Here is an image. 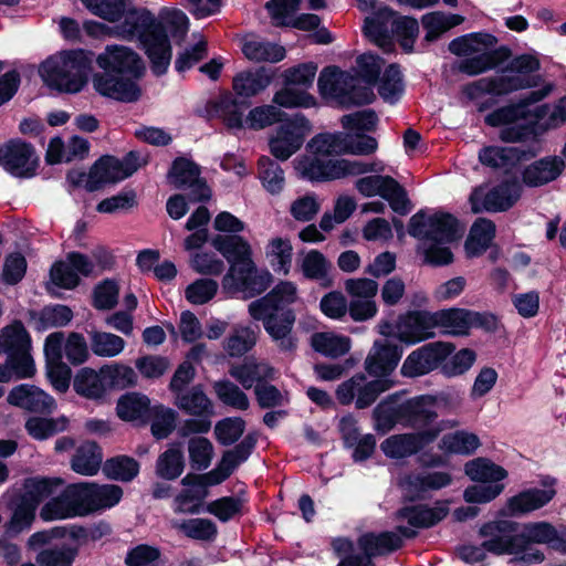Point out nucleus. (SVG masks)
I'll list each match as a JSON object with an SVG mask.
<instances>
[{
	"instance_id": "nucleus-1",
	"label": "nucleus",
	"mask_w": 566,
	"mask_h": 566,
	"mask_svg": "<svg viewBox=\"0 0 566 566\" xmlns=\"http://www.w3.org/2000/svg\"><path fill=\"white\" fill-rule=\"evenodd\" d=\"M307 147L311 155L298 158L295 168L302 177L310 180H333L382 170L377 163L329 158L344 154L366 156L375 153L378 144L370 136L322 134L314 137Z\"/></svg>"
},
{
	"instance_id": "nucleus-55",
	"label": "nucleus",
	"mask_w": 566,
	"mask_h": 566,
	"mask_svg": "<svg viewBox=\"0 0 566 566\" xmlns=\"http://www.w3.org/2000/svg\"><path fill=\"white\" fill-rule=\"evenodd\" d=\"M92 352L103 358H113L118 356L125 349L126 342L120 336L94 331L90 334Z\"/></svg>"
},
{
	"instance_id": "nucleus-29",
	"label": "nucleus",
	"mask_w": 566,
	"mask_h": 566,
	"mask_svg": "<svg viewBox=\"0 0 566 566\" xmlns=\"http://www.w3.org/2000/svg\"><path fill=\"white\" fill-rule=\"evenodd\" d=\"M394 19L395 13L387 8H381L374 15L365 19V35L386 52L392 49L389 29L391 30Z\"/></svg>"
},
{
	"instance_id": "nucleus-45",
	"label": "nucleus",
	"mask_w": 566,
	"mask_h": 566,
	"mask_svg": "<svg viewBox=\"0 0 566 566\" xmlns=\"http://www.w3.org/2000/svg\"><path fill=\"white\" fill-rule=\"evenodd\" d=\"M464 18L459 14L434 11L424 14L421 23L426 30L424 41L430 43L439 39L444 32L461 24Z\"/></svg>"
},
{
	"instance_id": "nucleus-13",
	"label": "nucleus",
	"mask_w": 566,
	"mask_h": 566,
	"mask_svg": "<svg viewBox=\"0 0 566 566\" xmlns=\"http://www.w3.org/2000/svg\"><path fill=\"white\" fill-rule=\"evenodd\" d=\"M344 290L349 297V315L354 322H365L378 312L376 295L379 291L377 281L369 277H350L345 280Z\"/></svg>"
},
{
	"instance_id": "nucleus-40",
	"label": "nucleus",
	"mask_w": 566,
	"mask_h": 566,
	"mask_svg": "<svg viewBox=\"0 0 566 566\" xmlns=\"http://www.w3.org/2000/svg\"><path fill=\"white\" fill-rule=\"evenodd\" d=\"M244 108V104L238 101L231 93L221 95L213 103L217 116L230 129H241L245 126Z\"/></svg>"
},
{
	"instance_id": "nucleus-17",
	"label": "nucleus",
	"mask_w": 566,
	"mask_h": 566,
	"mask_svg": "<svg viewBox=\"0 0 566 566\" xmlns=\"http://www.w3.org/2000/svg\"><path fill=\"white\" fill-rule=\"evenodd\" d=\"M96 62L105 71H112L126 78H139L145 72V65L139 55L127 46L108 45Z\"/></svg>"
},
{
	"instance_id": "nucleus-28",
	"label": "nucleus",
	"mask_w": 566,
	"mask_h": 566,
	"mask_svg": "<svg viewBox=\"0 0 566 566\" xmlns=\"http://www.w3.org/2000/svg\"><path fill=\"white\" fill-rule=\"evenodd\" d=\"M181 483L185 490L177 496L176 502L179 511L189 513L196 512L199 503L207 496V486L217 484L208 479V473L202 475L188 474Z\"/></svg>"
},
{
	"instance_id": "nucleus-21",
	"label": "nucleus",
	"mask_w": 566,
	"mask_h": 566,
	"mask_svg": "<svg viewBox=\"0 0 566 566\" xmlns=\"http://www.w3.org/2000/svg\"><path fill=\"white\" fill-rule=\"evenodd\" d=\"M416 532L408 527H398L397 532L365 533L357 539L359 549L371 559V557L389 554L402 545V536L411 538Z\"/></svg>"
},
{
	"instance_id": "nucleus-19",
	"label": "nucleus",
	"mask_w": 566,
	"mask_h": 566,
	"mask_svg": "<svg viewBox=\"0 0 566 566\" xmlns=\"http://www.w3.org/2000/svg\"><path fill=\"white\" fill-rule=\"evenodd\" d=\"M434 312L412 311L401 315L396 323L395 336L407 344L434 337Z\"/></svg>"
},
{
	"instance_id": "nucleus-33",
	"label": "nucleus",
	"mask_w": 566,
	"mask_h": 566,
	"mask_svg": "<svg viewBox=\"0 0 566 566\" xmlns=\"http://www.w3.org/2000/svg\"><path fill=\"white\" fill-rule=\"evenodd\" d=\"M242 52L252 62L276 63L284 59L285 49L256 36H247L243 41Z\"/></svg>"
},
{
	"instance_id": "nucleus-48",
	"label": "nucleus",
	"mask_w": 566,
	"mask_h": 566,
	"mask_svg": "<svg viewBox=\"0 0 566 566\" xmlns=\"http://www.w3.org/2000/svg\"><path fill=\"white\" fill-rule=\"evenodd\" d=\"M258 333L249 326H235L223 340V350L230 357H241L250 352L256 344Z\"/></svg>"
},
{
	"instance_id": "nucleus-16",
	"label": "nucleus",
	"mask_w": 566,
	"mask_h": 566,
	"mask_svg": "<svg viewBox=\"0 0 566 566\" xmlns=\"http://www.w3.org/2000/svg\"><path fill=\"white\" fill-rule=\"evenodd\" d=\"M521 187L516 182H503L489 191L480 187L472 191L469 201L473 213L483 210L497 212L510 209L520 198Z\"/></svg>"
},
{
	"instance_id": "nucleus-4",
	"label": "nucleus",
	"mask_w": 566,
	"mask_h": 566,
	"mask_svg": "<svg viewBox=\"0 0 566 566\" xmlns=\"http://www.w3.org/2000/svg\"><path fill=\"white\" fill-rule=\"evenodd\" d=\"M496 38L489 33H472L452 40L451 53L468 56L459 64V70L468 75H476L496 67L509 56L505 48L494 49Z\"/></svg>"
},
{
	"instance_id": "nucleus-60",
	"label": "nucleus",
	"mask_w": 566,
	"mask_h": 566,
	"mask_svg": "<svg viewBox=\"0 0 566 566\" xmlns=\"http://www.w3.org/2000/svg\"><path fill=\"white\" fill-rule=\"evenodd\" d=\"M103 471L112 480L129 482L137 476L139 463L130 457L117 455L105 461Z\"/></svg>"
},
{
	"instance_id": "nucleus-8",
	"label": "nucleus",
	"mask_w": 566,
	"mask_h": 566,
	"mask_svg": "<svg viewBox=\"0 0 566 566\" xmlns=\"http://www.w3.org/2000/svg\"><path fill=\"white\" fill-rule=\"evenodd\" d=\"M408 232L410 235L427 239L436 243H449L463 234L455 218L449 213L427 216L418 212L410 218Z\"/></svg>"
},
{
	"instance_id": "nucleus-9",
	"label": "nucleus",
	"mask_w": 566,
	"mask_h": 566,
	"mask_svg": "<svg viewBox=\"0 0 566 566\" xmlns=\"http://www.w3.org/2000/svg\"><path fill=\"white\" fill-rule=\"evenodd\" d=\"M392 386L394 381L390 379L368 380L364 374L359 373L339 384L335 395L343 406L355 402L357 409H365L371 406L380 394L389 390Z\"/></svg>"
},
{
	"instance_id": "nucleus-47",
	"label": "nucleus",
	"mask_w": 566,
	"mask_h": 566,
	"mask_svg": "<svg viewBox=\"0 0 566 566\" xmlns=\"http://www.w3.org/2000/svg\"><path fill=\"white\" fill-rule=\"evenodd\" d=\"M298 298L297 285L291 281H281L265 296L251 304L285 310V306L296 303Z\"/></svg>"
},
{
	"instance_id": "nucleus-12",
	"label": "nucleus",
	"mask_w": 566,
	"mask_h": 566,
	"mask_svg": "<svg viewBox=\"0 0 566 566\" xmlns=\"http://www.w3.org/2000/svg\"><path fill=\"white\" fill-rule=\"evenodd\" d=\"M271 283L272 274L266 270H258L253 261L231 265L222 280L224 290L241 292L245 298L263 293Z\"/></svg>"
},
{
	"instance_id": "nucleus-50",
	"label": "nucleus",
	"mask_w": 566,
	"mask_h": 566,
	"mask_svg": "<svg viewBox=\"0 0 566 566\" xmlns=\"http://www.w3.org/2000/svg\"><path fill=\"white\" fill-rule=\"evenodd\" d=\"M300 268L303 275L308 280L319 281L325 287L332 285V280L328 277L331 263L317 250L308 251L301 260Z\"/></svg>"
},
{
	"instance_id": "nucleus-32",
	"label": "nucleus",
	"mask_w": 566,
	"mask_h": 566,
	"mask_svg": "<svg viewBox=\"0 0 566 566\" xmlns=\"http://www.w3.org/2000/svg\"><path fill=\"white\" fill-rule=\"evenodd\" d=\"M451 482V478L446 472H432L427 474L411 473L403 476L400 486L411 499L420 495L421 492L428 490H439L447 486Z\"/></svg>"
},
{
	"instance_id": "nucleus-35",
	"label": "nucleus",
	"mask_w": 566,
	"mask_h": 566,
	"mask_svg": "<svg viewBox=\"0 0 566 566\" xmlns=\"http://www.w3.org/2000/svg\"><path fill=\"white\" fill-rule=\"evenodd\" d=\"M471 317H474L471 311L465 308L440 310L434 312L436 328H441L444 334L449 335H468Z\"/></svg>"
},
{
	"instance_id": "nucleus-59",
	"label": "nucleus",
	"mask_w": 566,
	"mask_h": 566,
	"mask_svg": "<svg viewBox=\"0 0 566 566\" xmlns=\"http://www.w3.org/2000/svg\"><path fill=\"white\" fill-rule=\"evenodd\" d=\"M67 426L69 419L66 417H59L55 419L31 417L25 422V430L32 438L36 440H44L66 430Z\"/></svg>"
},
{
	"instance_id": "nucleus-10",
	"label": "nucleus",
	"mask_w": 566,
	"mask_h": 566,
	"mask_svg": "<svg viewBox=\"0 0 566 566\" xmlns=\"http://www.w3.org/2000/svg\"><path fill=\"white\" fill-rule=\"evenodd\" d=\"M459 426L457 420H442L439 423L417 433L395 434L381 442L382 452L392 459L410 457L424 446L433 442L439 434Z\"/></svg>"
},
{
	"instance_id": "nucleus-27",
	"label": "nucleus",
	"mask_w": 566,
	"mask_h": 566,
	"mask_svg": "<svg viewBox=\"0 0 566 566\" xmlns=\"http://www.w3.org/2000/svg\"><path fill=\"white\" fill-rule=\"evenodd\" d=\"M254 444L255 440L247 436L238 446L224 452L217 468L208 472V479H210L212 483L219 484L223 482L241 462L248 459Z\"/></svg>"
},
{
	"instance_id": "nucleus-11",
	"label": "nucleus",
	"mask_w": 566,
	"mask_h": 566,
	"mask_svg": "<svg viewBox=\"0 0 566 566\" xmlns=\"http://www.w3.org/2000/svg\"><path fill=\"white\" fill-rule=\"evenodd\" d=\"M518 524L509 520L491 521L483 524L479 531L484 538L483 547L494 555H512L521 562Z\"/></svg>"
},
{
	"instance_id": "nucleus-26",
	"label": "nucleus",
	"mask_w": 566,
	"mask_h": 566,
	"mask_svg": "<svg viewBox=\"0 0 566 566\" xmlns=\"http://www.w3.org/2000/svg\"><path fill=\"white\" fill-rule=\"evenodd\" d=\"M274 369L270 365L253 358L232 364L229 368V375L244 389L255 388L256 385H261L263 381L274 379Z\"/></svg>"
},
{
	"instance_id": "nucleus-20",
	"label": "nucleus",
	"mask_w": 566,
	"mask_h": 566,
	"mask_svg": "<svg viewBox=\"0 0 566 566\" xmlns=\"http://www.w3.org/2000/svg\"><path fill=\"white\" fill-rule=\"evenodd\" d=\"M555 535V527L547 522L527 523L523 530L518 532L521 549V562L523 563H542L545 558L544 554L533 547V544L549 545Z\"/></svg>"
},
{
	"instance_id": "nucleus-52",
	"label": "nucleus",
	"mask_w": 566,
	"mask_h": 566,
	"mask_svg": "<svg viewBox=\"0 0 566 566\" xmlns=\"http://www.w3.org/2000/svg\"><path fill=\"white\" fill-rule=\"evenodd\" d=\"M480 446L479 437L465 430L444 434L439 442V448L443 452L465 455L472 454Z\"/></svg>"
},
{
	"instance_id": "nucleus-37",
	"label": "nucleus",
	"mask_w": 566,
	"mask_h": 566,
	"mask_svg": "<svg viewBox=\"0 0 566 566\" xmlns=\"http://www.w3.org/2000/svg\"><path fill=\"white\" fill-rule=\"evenodd\" d=\"M272 82V75L264 69L244 71L232 81L233 92L241 97H253L264 91Z\"/></svg>"
},
{
	"instance_id": "nucleus-56",
	"label": "nucleus",
	"mask_w": 566,
	"mask_h": 566,
	"mask_svg": "<svg viewBox=\"0 0 566 566\" xmlns=\"http://www.w3.org/2000/svg\"><path fill=\"white\" fill-rule=\"evenodd\" d=\"M62 485L63 481L59 478H30L23 484L22 497L38 506L42 500L52 495Z\"/></svg>"
},
{
	"instance_id": "nucleus-53",
	"label": "nucleus",
	"mask_w": 566,
	"mask_h": 566,
	"mask_svg": "<svg viewBox=\"0 0 566 566\" xmlns=\"http://www.w3.org/2000/svg\"><path fill=\"white\" fill-rule=\"evenodd\" d=\"M31 348L30 336L21 322L4 327L0 332V354L9 356Z\"/></svg>"
},
{
	"instance_id": "nucleus-54",
	"label": "nucleus",
	"mask_w": 566,
	"mask_h": 566,
	"mask_svg": "<svg viewBox=\"0 0 566 566\" xmlns=\"http://www.w3.org/2000/svg\"><path fill=\"white\" fill-rule=\"evenodd\" d=\"M74 388L77 394L86 398H101L107 390L102 368L98 371L87 367L81 369L75 377Z\"/></svg>"
},
{
	"instance_id": "nucleus-3",
	"label": "nucleus",
	"mask_w": 566,
	"mask_h": 566,
	"mask_svg": "<svg viewBox=\"0 0 566 566\" xmlns=\"http://www.w3.org/2000/svg\"><path fill=\"white\" fill-rule=\"evenodd\" d=\"M92 57L83 50L59 52L46 59L39 73L51 88L63 93H78L87 83Z\"/></svg>"
},
{
	"instance_id": "nucleus-63",
	"label": "nucleus",
	"mask_w": 566,
	"mask_h": 566,
	"mask_svg": "<svg viewBox=\"0 0 566 566\" xmlns=\"http://www.w3.org/2000/svg\"><path fill=\"white\" fill-rule=\"evenodd\" d=\"M102 375L106 387L108 388H127L137 384V375L135 370L123 364H108L102 367Z\"/></svg>"
},
{
	"instance_id": "nucleus-44",
	"label": "nucleus",
	"mask_w": 566,
	"mask_h": 566,
	"mask_svg": "<svg viewBox=\"0 0 566 566\" xmlns=\"http://www.w3.org/2000/svg\"><path fill=\"white\" fill-rule=\"evenodd\" d=\"M495 235V224L485 218H479L471 227L465 241V252L473 258L482 254L491 244Z\"/></svg>"
},
{
	"instance_id": "nucleus-2",
	"label": "nucleus",
	"mask_w": 566,
	"mask_h": 566,
	"mask_svg": "<svg viewBox=\"0 0 566 566\" xmlns=\"http://www.w3.org/2000/svg\"><path fill=\"white\" fill-rule=\"evenodd\" d=\"M123 22L117 25V33L123 38L138 36L150 61L151 70L157 75L164 74L171 60V45L163 25L146 9H137L129 0Z\"/></svg>"
},
{
	"instance_id": "nucleus-36",
	"label": "nucleus",
	"mask_w": 566,
	"mask_h": 566,
	"mask_svg": "<svg viewBox=\"0 0 566 566\" xmlns=\"http://www.w3.org/2000/svg\"><path fill=\"white\" fill-rule=\"evenodd\" d=\"M103 461L101 448L91 441L82 443L71 459V469L81 475L92 476L95 475Z\"/></svg>"
},
{
	"instance_id": "nucleus-18",
	"label": "nucleus",
	"mask_w": 566,
	"mask_h": 566,
	"mask_svg": "<svg viewBox=\"0 0 566 566\" xmlns=\"http://www.w3.org/2000/svg\"><path fill=\"white\" fill-rule=\"evenodd\" d=\"M310 130V123L304 117L281 125L270 139L271 154L280 160L289 159L302 147Z\"/></svg>"
},
{
	"instance_id": "nucleus-38",
	"label": "nucleus",
	"mask_w": 566,
	"mask_h": 566,
	"mask_svg": "<svg viewBox=\"0 0 566 566\" xmlns=\"http://www.w3.org/2000/svg\"><path fill=\"white\" fill-rule=\"evenodd\" d=\"M436 401L437 398L429 395L417 397L403 405L401 413L411 427L426 426L438 417Z\"/></svg>"
},
{
	"instance_id": "nucleus-46",
	"label": "nucleus",
	"mask_w": 566,
	"mask_h": 566,
	"mask_svg": "<svg viewBox=\"0 0 566 566\" xmlns=\"http://www.w3.org/2000/svg\"><path fill=\"white\" fill-rule=\"evenodd\" d=\"M93 184L88 187V191H96L106 184H115L125 179V175L120 170L119 159L106 156L101 158L92 166Z\"/></svg>"
},
{
	"instance_id": "nucleus-23",
	"label": "nucleus",
	"mask_w": 566,
	"mask_h": 566,
	"mask_svg": "<svg viewBox=\"0 0 566 566\" xmlns=\"http://www.w3.org/2000/svg\"><path fill=\"white\" fill-rule=\"evenodd\" d=\"M105 71L93 76V87L103 96L122 102H134L140 96V88L135 81L124 76H116Z\"/></svg>"
},
{
	"instance_id": "nucleus-34",
	"label": "nucleus",
	"mask_w": 566,
	"mask_h": 566,
	"mask_svg": "<svg viewBox=\"0 0 566 566\" xmlns=\"http://www.w3.org/2000/svg\"><path fill=\"white\" fill-rule=\"evenodd\" d=\"M212 245L228 260L230 266L252 261L251 247L242 237L219 234L213 238Z\"/></svg>"
},
{
	"instance_id": "nucleus-14",
	"label": "nucleus",
	"mask_w": 566,
	"mask_h": 566,
	"mask_svg": "<svg viewBox=\"0 0 566 566\" xmlns=\"http://www.w3.org/2000/svg\"><path fill=\"white\" fill-rule=\"evenodd\" d=\"M80 516L106 510L116 505L123 490L115 484L76 483L73 484Z\"/></svg>"
},
{
	"instance_id": "nucleus-57",
	"label": "nucleus",
	"mask_w": 566,
	"mask_h": 566,
	"mask_svg": "<svg viewBox=\"0 0 566 566\" xmlns=\"http://www.w3.org/2000/svg\"><path fill=\"white\" fill-rule=\"evenodd\" d=\"M175 405L192 416H203L211 411V401L200 387L179 392L175 396Z\"/></svg>"
},
{
	"instance_id": "nucleus-51",
	"label": "nucleus",
	"mask_w": 566,
	"mask_h": 566,
	"mask_svg": "<svg viewBox=\"0 0 566 566\" xmlns=\"http://www.w3.org/2000/svg\"><path fill=\"white\" fill-rule=\"evenodd\" d=\"M150 410V400L138 392H129L119 398L116 411L124 421L143 420Z\"/></svg>"
},
{
	"instance_id": "nucleus-41",
	"label": "nucleus",
	"mask_w": 566,
	"mask_h": 566,
	"mask_svg": "<svg viewBox=\"0 0 566 566\" xmlns=\"http://www.w3.org/2000/svg\"><path fill=\"white\" fill-rule=\"evenodd\" d=\"M265 256L273 270L287 275L292 266L293 247L289 238L275 237L265 245Z\"/></svg>"
},
{
	"instance_id": "nucleus-6",
	"label": "nucleus",
	"mask_w": 566,
	"mask_h": 566,
	"mask_svg": "<svg viewBox=\"0 0 566 566\" xmlns=\"http://www.w3.org/2000/svg\"><path fill=\"white\" fill-rule=\"evenodd\" d=\"M321 93L335 98L345 107L369 104L375 99L374 91L368 85H360L359 80L335 67L322 71L317 81Z\"/></svg>"
},
{
	"instance_id": "nucleus-7",
	"label": "nucleus",
	"mask_w": 566,
	"mask_h": 566,
	"mask_svg": "<svg viewBox=\"0 0 566 566\" xmlns=\"http://www.w3.org/2000/svg\"><path fill=\"white\" fill-rule=\"evenodd\" d=\"M250 316L263 324L271 339L283 352H293L296 348V338L293 336L295 313L293 310H277L274 307L249 304Z\"/></svg>"
},
{
	"instance_id": "nucleus-15",
	"label": "nucleus",
	"mask_w": 566,
	"mask_h": 566,
	"mask_svg": "<svg viewBox=\"0 0 566 566\" xmlns=\"http://www.w3.org/2000/svg\"><path fill=\"white\" fill-rule=\"evenodd\" d=\"M454 349V345L449 342L426 344L407 356L401 366V374L406 377L426 375L440 366Z\"/></svg>"
},
{
	"instance_id": "nucleus-25",
	"label": "nucleus",
	"mask_w": 566,
	"mask_h": 566,
	"mask_svg": "<svg viewBox=\"0 0 566 566\" xmlns=\"http://www.w3.org/2000/svg\"><path fill=\"white\" fill-rule=\"evenodd\" d=\"M400 357L401 350L398 346L375 342L365 359V369L369 375L385 378L396 368Z\"/></svg>"
},
{
	"instance_id": "nucleus-43",
	"label": "nucleus",
	"mask_w": 566,
	"mask_h": 566,
	"mask_svg": "<svg viewBox=\"0 0 566 566\" xmlns=\"http://www.w3.org/2000/svg\"><path fill=\"white\" fill-rule=\"evenodd\" d=\"M449 512L447 503H437L433 507L411 506L400 511V516L411 526L430 527L443 520Z\"/></svg>"
},
{
	"instance_id": "nucleus-58",
	"label": "nucleus",
	"mask_w": 566,
	"mask_h": 566,
	"mask_svg": "<svg viewBox=\"0 0 566 566\" xmlns=\"http://www.w3.org/2000/svg\"><path fill=\"white\" fill-rule=\"evenodd\" d=\"M150 431L156 439L167 438L176 428L177 412L163 405L150 407Z\"/></svg>"
},
{
	"instance_id": "nucleus-31",
	"label": "nucleus",
	"mask_w": 566,
	"mask_h": 566,
	"mask_svg": "<svg viewBox=\"0 0 566 566\" xmlns=\"http://www.w3.org/2000/svg\"><path fill=\"white\" fill-rule=\"evenodd\" d=\"M78 512L74 488L71 484L41 509L40 516L44 521L64 520L80 516Z\"/></svg>"
},
{
	"instance_id": "nucleus-39",
	"label": "nucleus",
	"mask_w": 566,
	"mask_h": 566,
	"mask_svg": "<svg viewBox=\"0 0 566 566\" xmlns=\"http://www.w3.org/2000/svg\"><path fill=\"white\" fill-rule=\"evenodd\" d=\"M555 495L554 490L533 489L512 496L507 502L510 515H522L538 510Z\"/></svg>"
},
{
	"instance_id": "nucleus-5",
	"label": "nucleus",
	"mask_w": 566,
	"mask_h": 566,
	"mask_svg": "<svg viewBox=\"0 0 566 566\" xmlns=\"http://www.w3.org/2000/svg\"><path fill=\"white\" fill-rule=\"evenodd\" d=\"M541 62L535 54H522L510 62L509 69L517 74H502L483 77L464 87L470 98H478L482 94L506 95L512 92L534 86V83L521 75L538 71Z\"/></svg>"
},
{
	"instance_id": "nucleus-30",
	"label": "nucleus",
	"mask_w": 566,
	"mask_h": 566,
	"mask_svg": "<svg viewBox=\"0 0 566 566\" xmlns=\"http://www.w3.org/2000/svg\"><path fill=\"white\" fill-rule=\"evenodd\" d=\"M565 163L557 156L536 160L525 168L523 181L531 187H537L555 180L564 170Z\"/></svg>"
},
{
	"instance_id": "nucleus-22",
	"label": "nucleus",
	"mask_w": 566,
	"mask_h": 566,
	"mask_svg": "<svg viewBox=\"0 0 566 566\" xmlns=\"http://www.w3.org/2000/svg\"><path fill=\"white\" fill-rule=\"evenodd\" d=\"M35 161L34 149L22 140H10L0 147V165L15 176H28Z\"/></svg>"
},
{
	"instance_id": "nucleus-61",
	"label": "nucleus",
	"mask_w": 566,
	"mask_h": 566,
	"mask_svg": "<svg viewBox=\"0 0 566 566\" xmlns=\"http://www.w3.org/2000/svg\"><path fill=\"white\" fill-rule=\"evenodd\" d=\"M78 549L69 545L52 546L40 551L35 557L40 566H73Z\"/></svg>"
},
{
	"instance_id": "nucleus-49",
	"label": "nucleus",
	"mask_w": 566,
	"mask_h": 566,
	"mask_svg": "<svg viewBox=\"0 0 566 566\" xmlns=\"http://www.w3.org/2000/svg\"><path fill=\"white\" fill-rule=\"evenodd\" d=\"M185 468L184 452L179 444H170L156 461V473L165 480L179 478Z\"/></svg>"
},
{
	"instance_id": "nucleus-64",
	"label": "nucleus",
	"mask_w": 566,
	"mask_h": 566,
	"mask_svg": "<svg viewBox=\"0 0 566 566\" xmlns=\"http://www.w3.org/2000/svg\"><path fill=\"white\" fill-rule=\"evenodd\" d=\"M213 389L219 400L227 406L238 410H247L250 406L245 392L230 380L214 382Z\"/></svg>"
},
{
	"instance_id": "nucleus-42",
	"label": "nucleus",
	"mask_w": 566,
	"mask_h": 566,
	"mask_svg": "<svg viewBox=\"0 0 566 566\" xmlns=\"http://www.w3.org/2000/svg\"><path fill=\"white\" fill-rule=\"evenodd\" d=\"M313 349L326 357L337 358L346 355L352 346L349 337L332 332L315 333L311 337Z\"/></svg>"
},
{
	"instance_id": "nucleus-24",
	"label": "nucleus",
	"mask_w": 566,
	"mask_h": 566,
	"mask_svg": "<svg viewBox=\"0 0 566 566\" xmlns=\"http://www.w3.org/2000/svg\"><path fill=\"white\" fill-rule=\"evenodd\" d=\"M7 401L30 412H51L55 401L42 389L32 385H20L10 390Z\"/></svg>"
},
{
	"instance_id": "nucleus-62",
	"label": "nucleus",
	"mask_w": 566,
	"mask_h": 566,
	"mask_svg": "<svg viewBox=\"0 0 566 566\" xmlns=\"http://www.w3.org/2000/svg\"><path fill=\"white\" fill-rule=\"evenodd\" d=\"M465 473L473 481L497 482L506 476V471L491 461L479 458L465 464Z\"/></svg>"
}]
</instances>
